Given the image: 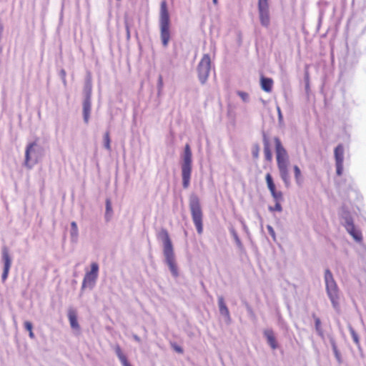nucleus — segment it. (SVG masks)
<instances>
[{"mask_svg":"<svg viewBox=\"0 0 366 366\" xmlns=\"http://www.w3.org/2000/svg\"><path fill=\"white\" fill-rule=\"evenodd\" d=\"M330 342H331V345H332V348L335 357L337 361L338 362V363L340 364V363H342V359L341 355L337 349L336 343L334 340H331Z\"/></svg>","mask_w":366,"mask_h":366,"instance_id":"nucleus-25","label":"nucleus"},{"mask_svg":"<svg viewBox=\"0 0 366 366\" xmlns=\"http://www.w3.org/2000/svg\"><path fill=\"white\" fill-rule=\"evenodd\" d=\"M229 231H230V233H231L232 236V237H233V238H234V242H235V243H236L237 247L240 250H242V249H243V248H244V247H243V244H242V242H241V240H240V239H239V236H238V234H237V232H236V231H235V229H233V228H231V229H229Z\"/></svg>","mask_w":366,"mask_h":366,"instance_id":"nucleus-23","label":"nucleus"},{"mask_svg":"<svg viewBox=\"0 0 366 366\" xmlns=\"http://www.w3.org/2000/svg\"><path fill=\"white\" fill-rule=\"evenodd\" d=\"M218 305H219V310L220 308L227 307V306H226V305L224 303V298L222 297H218Z\"/></svg>","mask_w":366,"mask_h":366,"instance_id":"nucleus-40","label":"nucleus"},{"mask_svg":"<svg viewBox=\"0 0 366 366\" xmlns=\"http://www.w3.org/2000/svg\"><path fill=\"white\" fill-rule=\"evenodd\" d=\"M92 81L91 75L87 74L84 86V99H92Z\"/></svg>","mask_w":366,"mask_h":366,"instance_id":"nucleus-17","label":"nucleus"},{"mask_svg":"<svg viewBox=\"0 0 366 366\" xmlns=\"http://www.w3.org/2000/svg\"><path fill=\"white\" fill-rule=\"evenodd\" d=\"M24 327L26 330L29 331V335L30 337V338L31 339H34V332H32V324L31 322H29V321H26L24 322Z\"/></svg>","mask_w":366,"mask_h":366,"instance_id":"nucleus-32","label":"nucleus"},{"mask_svg":"<svg viewBox=\"0 0 366 366\" xmlns=\"http://www.w3.org/2000/svg\"><path fill=\"white\" fill-rule=\"evenodd\" d=\"M210 56L209 54H204L197 66L198 77L202 84L207 81L210 72Z\"/></svg>","mask_w":366,"mask_h":366,"instance_id":"nucleus-8","label":"nucleus"},{"mask_svg":"<svg viewBox=\"0 0 366 366\" xmlns=\"http://www.w3.org/2000/svg\"><path fill=\"white\" fill-rule=\"evenodd\" d=\"M1 260L4 264L3 272L1 274L2 282H5L8 277L11 266L12 259L9 254V248L6 246L1 248Z\"/></svg>","mask_w":366,"mask_h":366,"instance_id":"nucleus-11","label":"nucleus"},{"mask_svg":"<svg viewBox=\"0 0 366 366\" xmlns=\"http://www.w3.org/2000/svg\"><path fill=\"white\" fill-rule=\"evenodd\" d=\"M350 334H351V336H352V338L354 342L356 344L357 346L359 347L360 346V340H359L358 335L356 333V332L352 327H350Z\"/></svg>","mask_w":366,"mask_h":366,"instance_id":"nucleus-33","label":"nucleus"},{"mask_svg":"<svg viewBox=\"0 0 366 366\" xmlns=\"http://www.w3.org/2000/svg\"><path fill=\"white\" fill-rule=\"evenodd\" d=\"M70 238L71 241L74 243H76L79 239V229L76 222H71L70 229Z\"/></svg>","mask_w":366,"mask_h":366,"instance_id":"nucleus-20","label":"nucleus"},{"mask_svg":"<svg viewBox=\"0 0 366 366\" xmlns=\"http://www.w3.org/2000/svg\"><path fill=\"white\" fill-rule=\"evenodd\" d=\"M133 338L137 342H141L140 337L139 336H137V335H133Z\"/></svg>","mask_w":366,"mask_h":366,"instance_id":"nucleus-44","label":"nucleus"},{"mask_svg":"<svg viewBox=\"0 0 366 366\" xmlns=\"http://www.w3.org/2000/svg\"><path fill=\"white\" fill-rule=\"evenodd\" d=\"M269 210L271 211V212H273V211H277V212H282V207L280 204V202H275V204L274 207H269Z\"/></svg>","mask_w":366,"mask_h":366,"instance_id":"nucleus-35","label":"nucleus"},{"mask_svg":"<svg viewBox=\"0 0 366 366\" xmlns=\"http://www.w3.org/2000/svg\"><path fill=\"white\" fill-rule=\"evenodd\" d=\"M340 222L345 229L354 225V219L352 214L345 210H342L340 214Z\"/></svg>","mask_w":366,"mask_h":366,"instance_id":"nucleus-13","label":"nucleus"},{"mask_svg":"<svg viewBox=\"0 0 366 366\" xmlns=\"http://www.w3.org/2000/svg\"><path fill=\"white\" fill-rule=\"evenodd\" d=\"M315 326L317 335L321 337H324V332L321 327V321L319 317H315Z\"/></svg>","mask_w":366,"mask_h":366,"instance_id":"nucleus-27","label":"nucleus"},{"mask_svg":"<svg viewBox=\"0 0 366 366\" xmlns=\"http://www.w3.org/2000/svg\"><path fill=\"white\" fill-rule=\"evenodd\" d=\"M324 280L327 295L330 300L334 310L339 312L340 309V300L341 292L336 281L334 279L332 273L329 269H327L325 271Z\"/></svg>","mask_w":366,"mask_h":366,"instance_id":"nucleus-3","label":"nucleus"},{"mask_svg":"<svg viewBox=\"0 0 366 366\" xmlns=\"http://www.w3.org/2000/svg\"><path fill=\"white\" fill-rule=\"evenodd\" d=\"M91 112H83V118L86 124H88L90 118Z\"/></svg>","mask_w":366,"mask_h":366,"instance_id":"nucleus-41","label":"nucleus"},{"mask_svg":"<svg viewBox=\"0 0 366 366\" xmlns=\"http://www.w3.org/2000/svg\"><path fill=\"white\" fill-rule=\"evenodd\" d=\"M267 229L269 234L272 237V239L274 240H275L276 239V234H275V232H274L273 227L271 225H267Z\"/></svg>","mask_w":366,"mask_h":366,"instance_id":"nucleus-37","label":"nucleus"},{"mask_svg":"<svg viewBox=\"0 0 366 366\" xmlns=\"http://www.w3.org/2000/svg\"><path fill=\"white\" fill-rule=\"evenodd\" d=\"M162 86V76H160L159 77V81H158V86L159 87H161Z\"/></svg>","mask_w":366,"mask_h":366,"instance_id":"nucleus-45","label":"nucleus"},{"mask_svg":"<svg viewBox=\"0 0 366 366\" xmlns=\"http://www.w3.org/2000/svg\"><path fill=\"white\" fill-rule=\"evenodd\" d=\"M266 182L267 184V187L269 190V192L272 193V191H276L275 184L274 183L272 175L269 173H267L265 177Z\"/></svg>","mask_w":366,"mask_h":366,"instance_id":"nucleus-24","label":"nucleus"},{"mask_svg":"<svg viewBox=\"0 0 366 366\" xmlns=\"http://www.w3.org/2000/svg\"><path fill=\"white\" fill-rule=\"evenodd\" d=\"M92 101L91 99H84L83 102V112H91Z\"/></svg>","mask_w":366,"mask_h":366,"instance_id":"nucleus-30","label":"nucleus"},{"mask_svg":"<svg viewBox=\"0 0 366 366\" xmlns=\"http://www.w3.org/2000/svg\"><path fill=\"white\" fill-rule=\"evenodd\" d=\"M126 29H127V39H129L130 38V32H129V27H128L127 25L126 26Z\"/></svg>","mask_w":366,"mask_h":366,"instance_id":"nucleus-46","label":"nucleus"},{"mask_svg":"<svg viewBox=\"0 0 366 366\" xmlns=\"http://www.w3.org/2000/svg\"><path fill=\"white\" fill-rule=\"evenodd\" d=\"M172 345V347L179 354H182L184 350L182 349V347L179 346L178 345H177L176 343H172L171 344Z\"/></svg>","mask_w":366,"mask_h":366,"instance_id":"nucleus-38","label":"nucleus"},{"mask_svg":"<svg viewBox=\"0 0 366 366\" xmlns=\"http://www.w3.org/2000/svg\"><path fill=\"white\" fill-rule=\"evenodd\" d=\"M277 112H278L279 118L282 119V113H281V110H280V107H277Z\"/></svg>","mask_w":366,"mask_h":366,"instance_id":"nucleus-47","label":"nucleus"},{"mask_svg":"<svg viewBox=\"0 0 366 366\" xmlns=\"http://www.w3.org/2000/svg\"><path fill=\"white\" fill-rule=\"evenodd\" d=\"M271 194L275 202H280L283 199L282 192L280 191H272Z\"/></svg>","mask_w":366,"mask_h":366,"instance_id":"nucleus-29","label":"nucleus"},{"mask_svg":"<svg viewBox=\"0 0 366 366\" xmlns=\"http://www.w3.org/2000/svg\"><path fill=\"white\" fill-rule=\"evenodd\" d=\"M259 146L258 145H254L252 148V157L255 159L258 158L259 157Z\"/></svg>","mask_w":366,"mask_h":366,"instance_id":"nucleus-36","label":"nucleus"},{"mask_svg":"<svg viewBox=\"0 0 366 366\" xmlns=\"http://www.w3.org/2000/svg\"><path fill=\"white\" fill-rule=\"evenodd\" d=\"M41 147L36 142L27 144L25 149V159L24 165L31 169L36 164L41 156Z\"/></svg>","mask_w":366,"mask_h":366,"instance_id":"nucleus-7","label":"nucleus"},{"mask_svg":"<svg viewBox=\"0 0 366 366\" xmlns=\"http://www.w3.org/2000/svg\"><path fill=\"white\" fill-rule=\"evenodd\" d=\"M240 222L242 225V228L244 229V231L246 232V233H248L249 232V229H248V227L246 225L243 219H240Z\"/></svg>","mask_w":366,"mask_h":366,"instance_id":"nucleus-42","label":"nucleus"},{"mask_svg":"<svg viewBox=\"0 0 366 366\" xmlns=\"http://www.w3.org/2000/svg\"><path fill=\"white\" fill-rule=\"evenodd\" d=\"M273 80L269 77L261 76L260 86L263 91L270 92L273 86Z\"/></svg>","mask_w":366,"mask_h":366,"instance_id":"nucleus-18","label":"nucleus"},{"mask_svg":"<svg viewBox=\"0 0 366 366\" xmlns=\"http://www.w3.org/2000/svg\"><path fill=\"white\" fill-rule=\"evenodd\" d=\"M192 154L190 146L187 144L184 147V154L182 156V163L181 164L182 186L184 189L188 188L190 183L192 174Z\"/></svg>","mask_w":366,"mask_h":366,"instance_id":"nucleus-6","label":"nucleus"},{"mask_svg":"<svg viewBox=\"0 0 366 366\" xmlns=\"http://www.w3.org/2000/svg\"><path fill=\"white\" fill-rule=\"evenodd\" d=\"M158 238L163 243V254L165 258V263L168 265L172 274L176 277L178 276V269L175 263L174 253L172 241L168 232L162 229L158 234Z\"/></svg>","mask_w":366,"mask_h":366,"instance_id":"nucleus-2","label":"nucleus"},{"mask_svg":"<svg viewBox=\"0 0 366 366\" xmlns=\"http://www.w3.org/2000/svg\"><path fill=\"white\" fill-rule=\"evenodd\" d=\"M277 164L280 175L286 187L290 185V177L289 174L288 165L289 159L286 149L282 146L279 138H274Z\"/></svg>","mask_w":366,"mask_h":366,"instance_id":"nucleus-1","label":"nucleus"},{"mask_svg":"<svg viewBox=\"0 0 366 366\" xmlns=\"http://www.w3.org/2000/svg\"><path fill=\"white\" fill-rule=\"evenodd\" d=\"M237 95L241 98L242 102L247 103L249 101V95L248 93L242 91H238L237 92Z\"/></svg>","mask_w":366,"mask_h":366,"instance_id":"nucleus-34","label":"nucleus"},{"mask_svg":"<svg viewBox=\"0 0 366 366\" xmlns=\"http://www.w3.org/2000/svg\"><path fill=\"white\" fill-rule=\"evenodd\" d=\"M214 4H217L218 0H212Z\"/></svg>","mask_w":366,"mask_h":366,"instance_id":"nucleus-48","label":"nucleus"},{"mask_svg":"<svg viewBox=\"0 0 366 366\" xmlns=\"http://www.w3.org/2000/svg\"><path fill=\"white\" fill-rule=\"evenodd\" d=\"M219 312H220L221 315H222L225 317L227 322H230L231 319H230L229 312L227 307H224V308H220Z\"/></svg>","mask_w":366,"mask_h":366,"instance_id":"nucleus-31","label":"nucleus"},{"mask_svg":"<svg viewBox=\"0 0 366 366\" xmlns=\"http://www.w3.org/2000/svg\"><path fill=\"white\" fill-rule=\"evenodd\" d=\"M99 265L97 262L91 264V270L86 272L84 277L81 289L89 287L92 289L94 287L95 282L98 277Z\"/></svg>","mask_w":366,"mask_h":366,"instance_id":"nucleus-9","label":"nucleus"},{"mask_svg":"<svg viewBox=\"0 0 366 366\" xmlns=\"http://www.w3.org/2000/svg\"><path fill=\"white\" fill-rule=\"evenodd\" d=\"M264 336L272 349L275 350L278 347V344L277 342L274 331L272 329H266L264 331Z\"/></svg>","mask_w":366,"mask_h":366,"instance_id":"nucleus-14","label":"nucleus"},{"mask_svg":"<svg viewBox=\"0 0 366 366\" xmlns=\"http://www.w3.org/2000/svg\"><path fill=\"white\" fill-rule=\"evenodd\" d=\"M114 351L119 361L121 362L122 366H131V365L129 363L127 360L126 355L123 353L119 345H117L115 346Z\"/></svg>","mask_w":366,"mask_h":366,"instance_id":"nucleus-19","label":"nucleus"},{"mask_svg":"<svg viewBox=\"0 0 366 366\" xmlns=\"http://www.w3.org/2000/svg\"><path fill=\"white\" fill-rule=\"evenodd\" d=\"M264 153L266 160L271 161L272 154L269 148V142L265 138L264 139Z\"/></svg>","mask_w":366,"mask_h":366,"instance_id":"nucleus-22","label":"nucleus"},{"mask_svg":"<svg viewBox=\"0 0 366 366\" xmlns=\"http://www.w3.org/2000/svg\"><path fill=\"white\" fill-rule=\"evenodd\" d=\"M68 319L70 326L73 330H79L80 327L77 320V314L74 309L70 308L68 310Z\"/></svg>","mask_w":366,"mask_h":366,"instance_id":"nucleus-15","label":"nucleus"},{"mask_svg":"<svg viewBox=\"0 0 366 366\" xmlns=\"http://www.w3.org/2000/svg\"><path fill=\"white\" fill-rule=\"evenodd\" d=\"M61 77H62V81L64 82V84H66V72L64 70H61Z\"/></svg>","mask_w":366,"mask_h":366,"instance_id":"nucleus-43","label":"nucleus"},{"mask_svg":"<svg viewBox=\"0 0 366 366\" xmlns=\"http://www.w3.org/2000/svg\"><path fill=\"white\" fill-rule=\"evenodd\" d=\"M345 229L355 242L360 243L362 241V232L355 224L351 226L350 228L347 227Z\"/></svg>","mask_w":366,"mask_h":366,"instance_id":"nucleus-16","label":"nucleus"},{"mask_svg":"<svg viewBox=\"0 0 366 366\" xmlns=\"http://www.w3.org/2000/svg\"><path fill=\"white\" fill-rule=\"evenodd\" d=\"M293 169H294L295 179L296 184L298 186H302V184L303 183V178H302V173H301L300 169L299 168L298 166L295 165L293 167Z\"/></svg>","mask_w":366,"mask_h":366,"instance_id":"nucleus-21","label":"nucleus"},{"mask_svg":"<svg viewBox=\"0 0 366 366\" xmlns=\"http://www.w3.org/2000/svg\"><path fill=\"white\" fill-rule=\"evenodd\" d=\"M189 204L192 218L197 229V232L198 234H201L203 232V214L199 197L196 194H192L189 197Z\"/></svg>","mask_w":366,"mask_h":366,"instance_id":"nucleus-5","label":"nucleus"},{"mask_svg":"<svg viewBox=\"0 0 366 366\" xmlns=\"http://www.w3.org/2000/svg\"><path fill=\"white\" fill-rule=\"evenodd\" d=\"M360 263L366 272V252L361 256Z\"/></svg>","mask_w":366,"mask_h":366,"instance_id":"nucleus-39","label":"nucleus"},{"mask_svg":"<svg viewBox=\"0 0 366 366\" xmlns=\"http://www.w3.org/2000/svg\"><path fill=\"white\" fill-rule=\"evenodd\" d=\"M258 11L262 26H269L270 17L268 0H258Z\"/></svg>","mask_w":366,"mask_h":366,"instance_id":"nucleus-10","label":"nucleus"},{"mask_svg":"<svg viewBox=\"0 0 366 366\" xmlns=\"http://www.w3.org/2000/svg\"><path fill=\"white\" fill-rule=\"evenodd\" d=\"M345 149L342 144L337 145L334 151L336 173L338 176H341L343 172Z\"/></svg>","mask_w":366,"mask_h":366,"instance_id":"nucleus-12","label":"nucleus"},{"mask_svg":"<svg viewBox=\"0 0 366 366\" xmlns=\"http://www.w3.org/2000/svg\"><path fill=\"white\" fill-rule=\"evenodd\" d=\"M110 142H111V140H110L109 133V132H105V134L104 135V147L109 152L111 151Z\"/></svg>","mask_w":366,"mask_h":366,"instance_id":"nucleus-28","label":"nucleus"},{"mask_svg":"<svg viewBox=\"0 0 366 366\" xmlns=\"http://www.w3.org/2000/svg\"><path fill=\"white\" fill-rule=\"evenodd\" d=\"M112 214V207L111 201L109 199L106 200V213H105V219L107 222H109L111 219Z\"/></svg>","mask_w":366,"mask_h":366,"instance_id":"nucleus-26","label":"nucleus"},{"mask_svg":"<svg viewBox=\"0 0 366 366\" xmlns=\"http://www.w3.org/2000/svg\"><path fill=\"white\" fill-rule=\"evenodd\" d=\"M170 18L167 9V2L162 1L159 13V28L162 43L164 47L167 46L170 39Z\"/></svg>","mask_w":366,"mask_h":366,"instance_id":"nucleus-4","label":"nucleus"}]
</instances>
